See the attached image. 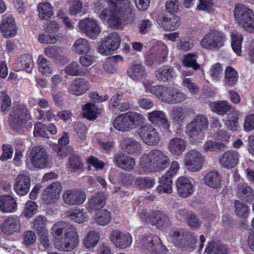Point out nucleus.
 <instances>
[{
    "mask_svg": "<svg viewBox=\"0 0 254 254\" xmlns=\"http://www.w3.org/2000/svg\"><path fill=\"white\" fill-rule=\"evenodd\" d=\"M94 5L96 12L108 7L102 10L99 17L106 21L111 27L122 28L126 24H132L135 20V13L131 5L119 3L115 0H100Z\"/></svg>",
    "mask_w": 254,
    "mask_h": 254,
    "instance_id": "nucleus-1",
    "label": "nucleus"
},
{
    "mask_svg": "<svg viewBox=\"0 0 254 254\" xmlns=\"http://www.w3.org/2000/svg\"><path fill=\"white\" fill-rule=\"evenodd\" d=\"M51 234L55 239V248L63 252H70L79 243V236L76 228L64 221L55 223L51 229Z\"/></svg>",
    "mask_w": 254,
    "mask_h": 254,
    "instance_id": "nucleus-2",
    "label": "nucleus"
},
{
    "mask_svg": "<svg viewBox=\"0 0 254 254\" xmlns=\"http://www.w3.org/2000/svg\"><path fill=\"white\" fill-rule=\"evenodd\" d=\"M153 82L149 79L142 81L145 91L154 95L159 100L168 104H177L184 102L186 94L179 89L167 85H153Z\"/></svg>",
    "mask_w": 254,
    "mask_h": 254,
    "instance_id": "nucleus-3",
    "label": "nucleus"
},
{
    "mask_svg": "<svg viewBox=\"0 0 254 254\" xmlns=\"http://www.w3.org/2000/svg\"><path fill=\"white\" fill-rule=\"evenodd\" d=\"M169 162V158L164 152L159 149H153L141 156L135 172L138 174L154 172L164 169Z\"/></svg>",
    "mask_w": 254,
    "mask_h": 254,
    "instance_id": "nucleus-4",
    "label": "nucleus"
},
{
    "mask_svg": "<svg viewBox=\"0 0 254 254\" xmlns=\"http://www.w3.org/2000/svg\"><path fill=\"white\" fill-rule=\"evenodd\" d=\"M9 116V125L14 129L18 131L32 127V118L25 105L15 106Z\"/></svg>",
    "mask_w": 254,
    "mask_h": 254,
    "instance_id": "nucleus-5",
    "label": "nucleus"
},
{
    "mask_svg": "<svg viewBox=\"0 0 254 254\" xmlns=\"http://www.w3.org/2000/svg\"><path fill=\"white\" fill-rule=\"evenodd\" d=\"M208 123L206 117L198 115L187 124L186 132L192 144L196 145L201 142L205 136L204 132L208 127Z\"/></svg>",
    "mask_w": 254,
    "mask_h": 254,
    "instance_id": "nucleus-6",
    "label": "nucleus"
},
{
    "mask_svg": "<svg viewBox=\"0 0 254 254\" xmlns=\"http://www.w3.org/2000/svg\"><path fill=\"white\" fill-rule=\"evenodd\" d=\"M235 20L246 31L254 32V11L246 5L238 3L234 10Z\"/></svg>",
    "mask_w": 254,
    "mask_h": 254,
    "instance_id": "nucleus-7",
    "label": "nucleus"
},
{
    "mask_svg": "<svg viewBox=\"0 0 254 254\" xmlns=\"http://www.w3.org/2000/svg\"><path fill=\"white\" fill-rule=\"evenodd\" d=\"M137 247L152 254H165L167 249L157 236H142L136 242Z\"/></svg>",
    "mask_w": 254,
    "mask_h": 254,
    "instance_id": "nucleus-8",
    "label": "nucleus"
},
{
    "mask_svg": "<svg viewBox=\"0 0 254 254\" xmlns=\"http://www.w3.org/2000/svg\"><path fill=\"white\" fill-rule=\"evenodd\" d=\"M142 118V115L129 112L117 117L113 122V126L119 131H127L136 127L141 123Z\"/></svg>",
    "mask_w": 254,
    "mask_h": 254,
    "instance_id": "nucleus-9",
    "label": "nucleus"
},
{
    "mask_svg": "<svg viewBox=\"0 0 254 254\" xmlns=\"http://www.w3.org/2000/svg\"><path fill=\"white\" fill-rule=\"evenodd\" d=\"M171 240L175 245L187 248L190 251L194 250L196 238L191 233L183 230L173 229L169 233Z\"/></svg>",
    "mask_w": 254,
    "mask_h": 254,
    "instance_id": "nucleus-10",
    "label": "nucleus"
},
{
    "mask_svg": "<svg viewBox=\"0 0 254 254\" xmlns=\"http://www.w3.org/2000/svg\"><path fill=\"white\" fill-rule=\"evenodd\" d=\"M168 53L167 46L161 41H152L150 49L145 53L146 64L149 66L159 58H166Z\"/></svg>",
    "mask_w": 254,
    "mask_h": 254,
    "instance_id": "nucleus-11",
    "label": "nucleus"
},
{
    "mask_svg": "<svg viewBox=\"0 0 254 254\" xmlns=\"http://www.w3.org/2000/svg\"><path fill=\"white\" fill-rule=\"evenodd\" d=\"M225 34L218 30H212L205 34L200 41L202 47L207 49H219L224 45Z\"/></svg>",
    "mask_w": 254,
    "mask_h": 254,
    "instance_id": "nucleus-12",
    "label": "nucleus"
},
{
    "mask_svg": "<svg viewBox=\"0 0 254 254\" xmlns=\"http://www.w3.org/2000/svg\"><path fill=\"white\" fill-rule=\"evenodd\" d=\"M31 165H28L30 169H43L48 163V156L46 149L42 146H36L30 151L29 156Z\"/></svg>",
    "mask_w": 254,
    "mask_h": 254,
    "instance_id": "nucleus-13",
    "label": "nucleus"
},
{
    "mask_svg": "<svg viewBox=\"0 0 254 254\" xmlns=\"http://www.w3.org/2000/svg\"><path fill=\"white\" fill-rule=\"evenodd\" d=\"M78 28L88 37L95 39L101 32V28L98 20L92 17H86L79 21Z\"/></svg>",
    "mask_w": 254,
    "mask_h": 254,
    "instance_id": "nucleus-14",
    "label": "nucleus"
},
{
    "mask_svg": "<svg viewBox=\"0 0 254 254\" xmlns=\"http://www.w3.org/2000/svg\"><path fill=\"white\" fill-rule=\"evenodd\" d=\"M121 38L116 32L110 33L98 45V51L102 55L108 56L117 50L120 45Z\"/></svg>",
    "mask_w": 254,
    "mask_h": 254,
    "instance_id": "nucleus-15",
    "label": "nucleus"
},
{
    "mask_svg": "<svg viewBox=\"0 0 254 254\" xmlns=\"http://www.w3.org/2000/svg\"><path fill=\"white\" fill-rule=\"evenodd\" d=\"M121 38L116 32L110 33L98 45V51L102 55L108 56L117 50L120 45Z\"/></svg>",
    "mask_w": 254,
    "mask_h": 254,
    "instance_id": "nucleus-16",
    "label": "nucleus"
},
{
    "mask_svg": "<svg viewBox=\"0 0 254 254\" xmlns=\"http://www.w3.org/2000/svg\"><path fill=\"white\" fill-rule=\"evenodd\" d=\"M179 168L178 162L174 161L171 163L169 170L160 180V185L157 188L159 193H170L172 192V177L176 174Z\"/></svg>",
    "mask_w": 254,
    "mask_h": 254,
    "instance_id": "nucleus-17",
    "label": "nucleus"
},
{
    "mask_svg": "<svg viewBox=\"0 0 254 254\" xmlns=\"http://www.w3.org/2000/svg\"><path fill=\"white\" fill-rule=\"evenodd\" d=\"M204 162V158L202 154L195 149L189 151L184 158L186 168L192 172L199 171L202 168Z\"/></svg>",
    "mask_w": 254,
    "mask_h": 254,
    "instance_id": "nucleus-18",
    "label": "nucleus"
},
{
    "mask_svg": "<svg viewBox=\"0 0 254 254\" xmlns=\"http://www.w3.org/2000/svg\"><path fill=\"white\" fill-rule=\"evenodd\" d=\"M109 239L115 247L120 250L129 248L132 242V237L129 233L119 230H113L110 233Z\"/></svg>",
    "mask_w": 254,
    "mask_h": 254,
    "instance_id": "nucleus-19",
    "label": "nucleus"
},
{
    "mask_svg": "<svg viewBox=\"0 0 254 254\" xmlns=\"http://www.w3.org/2000/svg\"><path fill=\"white\" fill-rule=\"evenodd\" d=\"M138 133L142 141L146 145L155 146L159 142V133L150 124L141 126L139 128Z\"/></svg>",
    "mask_w": 254,
    "mask_h": 254,
    "instance_id": "nucleus-20",
    "label": "nucleus"
},
{
    "mask_svg": "<svg viewBox=\"0 0 254 254\" xmlns=\"http://www.w3.org/2000/svg\"><path fill=\"white\" fill-rule=\"evenodd\" d=\"M62 187L60 183L55 182L48 186L43 191L42 199L46 204H52L60 198Z\"/></svg>",
    "mask_w": 254,
    "mask_h": 254,
    "instance_id": "nucleus-21",
    "label": "nucleus"
},
{
    "mask_svg": "<svg viewBox=\"0 0 254 254\" xmlns=\"http://www.w3.org/2000/svg\"><path fill=\"white\" fill-rule=\"evenodd\" d=\"M21 228V218L19 216L15 215L8 216L0 225L1 232L6 236L18 233Z\"/></svg>",
    "mask_w": 254,
    "mask_h": 254,
    "instance_id": "nucleus-22",
    "label": "nucleus"
},
{
    "mask_svg": "<svg viewBox=\"0 0 254 254\" xmlns=\"http://www.w3.org/2000/svg\"><path fill=\"white\" fill-rule=\"evenodd\" d=\"M62 198L67 205H78L85 201L86 195L84 191L79 189L67 190L64 191Z\"/></svg>",
    "mask_w": 254,
    "mask_h": 254,
    "instance_id": "nucleus-23",
    "label": "nucleus"
},
{
    "mask_svg": "<svg viewBox=\"0 0 254 254\" xmlns=\"http://www.w3.org/2000/svg\"><path fill=\"white\" fill-rule=\"evenodd\" d=\"M140 217L141 221L149 222L152 225H156V227L160 229H163L168 226L169 220L167 216L159 211H155L152 215L153 218L150 219L148 216L144 211L139 212Z\"/></svg>",
    "mask_w": 254,
    "mask_h": 254,
    "instance_id": "nucleus-24",
    "label": "nucleus"
},
{
    "mask_svg": "<svg viewBox=\"0 0 254 254\" xmlns=\"http://www.w3.org/2000/svg\"><path fill=\"white\" fill-rule=\"evenodd\" d=\"M0 29L4 37L9 38L15 36L17 28L14 18L10 15H3Z\"/></svg>",
    "mask_w": 254,
    "mask_h": 254,
    "instance_id": "nucleus-25",
    "label": "nucleus"
},
{
    "mask_svg": "<svg viewBox=\"0 0 254 254\" xmlns=\"http://www.w3.org/2000/svg\"><path fill=\"white\" fill-rule=\"evenodd\" d=\"M148 121L154 125L161 126L163 129L168 130L170 129V123L166 114L161 110H154L148 112L147 115Z\"/></svg>",
    "mask_w": 254,
    "mask_h": 254,
    "instance_id": "nucleus-26",
    "label": "nucleus"
},
{
    "mask_svg": "<svg viewBox=\"0 0 254 254\" xmlns=\"http://www.w3.org/2000/svg\"><path fill=\"white\" fill-rule=\"evenodd\" d=\"M180 19L175 14H164L157 20L159 26L166 31H173L180 26Z\"/></svg>",
    "mask_w": 254,
    "mask_h": 254,
    "instance_id": "nucleus-27",
    "label": "nucleus"
},
{
    "mask_svg": "<svg viewBox=\"0 0 254 254\" xmlns=\"http://www.w3.org/2000/svg\"><path fill=\"white\" fill-rule=\"evenodd\" d=\"M240 154L236 150H230L224 152L219 158L220 165L224 168L231 169L239 162Z\"/></svg>",
    "mask_w": 254,
    "mask_h": 254,
    "instance_id": "nucleus-28",
    "label": "nucleus"
},
{
    "mask_svg": "<svg viewBox=\"0 0 254 254\" xmlns=\"http://www.w3.org/2000/svg\"><path fill=\"white\" fill-rule=\"evenodd\" d=\"M177 187L178 194L182 197H187L193 192V182L189 178H179L177 181Z\"/></svg>",
    "mask_w": 254,
    "mask_h": 254,
    "instance_id": "nucleus-29",
    "label": "nucleus"
},
{
    "mask_svg": "<svg viewBox=\"0 0 254 254\" xmlns=\"http://www.w3.org/2000/svg\"><path fill=\"white\" fill-rule=\"evenodd\" d=\"M30 180L26 175L20 174L15 180L13 188L16 193L19 195H24L29 191Z\"/></svg>",
    "mask_w": 254,
    "mask_h": 254,
    "instance_id": "nucleus-30",
    "label": "nucleus"
},
{
    "mask_svg": "<svg viewBox=\"0 0 254 254\" xmlns=\"http://www.w3.org/2000/svg\"><path fill=\"white\" fill-rule=\"evenodd\" d=\"M89 88L88 81L83 78H76L70 83L68 91L71 94L80 96L85 93Z\"/></svg>",
    "mask_w": 254,
    "mask_h": 254,
    "instance_id": "nucleus-31",
    "label": "nucleus"
},
{
    "mask_svg": "<svg viewBox=\"0 0 254 254\" xmlns=\"http://www.w3.org/2000/svg\"><path fill=\"white\" fill-rule=\"evenodd\" d=\"M127 74L131 79L139 81L147 75V72L144 65L140 62H134L129 65Z\"/></svg>",
    "mask_w": 254,
    "mask_h": 254,
    "instance_id": "nucleus-32",
    "label": "nucleus"
},
{
    "mask_svg": "<svg viewBox=\"0 0 254 254\" xmlns=\"http://www.w3.org/2000/svg\"><path fill=\"white\" fill-rule=\"evenodd\" d=\"M117 166L127 171H132L135 165V159L122 153L117 154L114 157Z\"/></svg>",
    "mask_w": 254,
    "mask_h": 254,
    "instance_id": "nucleus-33",
    "label": "nucleus"
},
{
    "mask_svg": "<svg viewBox=\"0 0 254 254\" xmlns=\"http://www.w3.org/2000/svg\"><path fill=\"white\" fill-rule=\"evenodd\" d=\"M154 76L159 81L166 82L176 77L174 68L169 65H163L158 68L154 73Z\"/></svg>",
    "mask_w": 254,
    "mask_h": 254,
    "instance_id": "nucleus-34",
    "label": "nucleus"
},
{
    "mask_svg": "<svg viewBox=\"0 0 254 254\" xmlns=\"http://www.w3.org/2000/svg\"><path fill=\"white\" fill-rule=\"evenodd\" d=\"M33 67L34 62L32 56L29 54H25L17 60L13 68L15 71L24 69L27 72L31 73Z\"/></svg>",
    "mask_w": 254,
    "mask_h": 254,
    "instance_id": "nucleus-35",
    "label": "nucleus"
},
{
    "mask_svg": "<svg viewBox=\"0 0 254 254\" xmlns=\"http://www.w3.org/2000/svg\"><path fill=\"white\" fill-rule=\"evenodd\" d=\"M17 209L15 199L11 195L0 196V210L4 213H12Z\"/></svg>",
    "mask_w": 254,
    "mask_h": 254,
    "instance_id": "nucleus-36",
    "label": "nucleus"
},
{
    "mask_svg": "<svg viewBox=\"0 0 254 254\" xmlns=\"http://www.w3.org/2000/svg\"><path fill=\"white\" fill-rule=\"evenodd\" d=\"M67 216L71 221L78 224L87 222L89 218L87 212L80 208H75L68 211Z\"/></svg>",
    "mask_w": 254,
    "mask_h": 254,
    "instance_id": "nucleus-37",
    "label": "nucleus"
},
{
    "mask_svg": "<svg viewBox=\"0 0 254 254\" xmlns=\"http://www.w3.org/2000/svg\"><path fill=\"white\" fill-rule=\"evenodd\" d=\"M186 148L185 141L180 137L171 139L168 143V149L174 155L180 156L185 150Z\"/></svg>",
    "mask_w": 254,
    "mask_h": 254,
    "instance_id": "nucleus-38",
    "label": "nucleus"
},
{
    "mask_svg": "<svg viewBox=\"0 0 254 254\" xmlns=\"http://www.w3.org/2000/svg\"><path fill=\"white\" fill-rule=\"evenodd\" d=\"M100 239V233L96 230H92L84 236L82 243L85 248L93 249L97 246Z\"/></svg>",
    "mask_w": 254,
    "mask_h": 254,
    "instance_id": "nucleus-39",
    "label": "nucleus"
},
{
    "mask_svg": "<svg viewBox=\"0 0 254 254\" xmlns=\"http://www.w3.org/2000/svg\"><path fill=\"white\" fill-rule=\"evenodd\" d=\"M120 61H123V58L118 55L106 59L102 65L104 71L108 74L117 73L118 71V67L117 64Z\"/></svg>",
    "mask_w": 254,
    "mask_h": 254,
    "instance_id": "nucleus-40",
    "label": "nucleus"
},
{
    "mask_svg": "<svg viewBox=\"0 0 254 254\" xmlns=\"http://www.w3.org/2000/svg\"><path fill=\"white\" fill-rule=\"evenodd\" d=\"M120 146L127 153L132 154L141 150L140 144L131 138H125L122 140Z\"/></svg>",
    "mask_w": 254,
    "mask_h": 254,
    "instance_id": "nucleus-41",
    "label": "nucleus"
},
{
    "mask_svg": "<svg viewBox=\"0 0 254 254\" xmlns=\"http://www.w3.org/2000/svg\"><path fill=\"white\" fill-rule=\"evenodd\" d=\"M169 115L172 122L178 125L183 123L187 117L185 109L179 106L173 107L170 112Z\"/></svg>",
    "mask_w": 254,
    "mask_h": 254,
    "instance_id": "nucleus-42",
    "label": "nucleus"
},
{
    "mask_svg": "<svg viewBox=\"0 0 254 254\" xmlns=\"http://www.w3.org/2000/svg\"><path fill=\"white\" fill-rule=\"evenodd\" d=\"M39 72L43 76L49 77L54 73V69L50 61L42 56H39L37 61Z\"/></svg>",
    "mask_w": 254,
    "mask_h": 254,
    "instance_id": "nucleus-43",
    "label": "nucleus"
},
{
    "mask_svg": "<svg viewBox=\"0 0 254 254\" xmlns=\"http://www.w3.org/2000/svg\"><path fill=\"white\" fill-rule=\"evenodd\" d=\"M68 137L67 133L64 132L62 136L59 139V144H54L53 146V150L57 153L60 159H62L67 155V148L65 145L68 143Z\"/></svg>",
    "mask_w": 254,
    "mask_h": 254,
    "instance_id": "nucleus-44",
    "label": "nucleus"
},
{
    "mask_svg": "<svg viewBox=\"0 0 254 254\" xmlns=\"http://www.w3.org/2000/svg\"><path fill=\"white\" fill-rule=\"evenodd\" d=\"M84 116L89 120H94L102 113V109L97 107L94 104L88 103L83 107Z\"/></svg>",
    "mask_w": 254,
    "mask_h": 254,
    "instance_id": "nucleus-45",
    "label": "nucleus"
},
{
    "mask_svg": "<svg viewBox=\"0 0 254 254\" xmlns=\"http://www.w3.org/2000/svg\"><path fill=\"white\" fill-rule=\"evenodd\" d=\"M204 181L209 187L217 189L221 185V177L217 172L210 171L205 175Z\"/></svg>",
    "mask_w": 254,
    "mask_h": 254,
    "instance_id": "nucleus-46",
    "label": "nucleus"
},
{
    "mask_svg": "<svg viewBox=\"0 0 254 254\" xmlns=\"http://www.w3.org/2000/svg\"><path fill=\"white\" fill-rule=\"evenodd\" d=\"M243 37L241 33L237 31L231 33V46L234 53L238 56H241L242 43Z\"/></svg>",
    "mask_w": 254,
    "mask_h": 254,
    "instance_id": "nucleus-47",
    "label": "nucleus"
},
{
    "mask_svg": "<svg viewBox=\"0 0 254 254\" xmlns=\"http://www.w3.org/2000/svg\"><path fill=\"white\" fill-rule=\"evenodd\" d=\"M40 18L43 20L50 19L54 14L53 7L48 2H40L37 7Z\"/></svg>",
    "mask_w": 254,
    "mask_h": 254,
    "instance_id": "nucleus-48",
    "label": "nucleus"
},
{
    "mask_svg": "<svg viewBox=\"0 0 254 254\" xmlns=\"http://www.w3.org/2000/svg\"><path fill=\"white\" fill-rule=\"evenodd\" d=\"M90 50V44L84 38H81L76 40L72 46V50L78 55L89 53Z\"/></svg>",
    "mask_w": 254,
    "mask_h": 254,
    "instance_id": "nucleus-49",
    "label": "nucleus"
},
{
    "mask_svg": "<svg viewBox=\"0 0 254 254\" xmlns=\"http://www.w3.org/2000/svg\"><path fill=\"white\" fill-rule=\"evenodd\" d=\"M237 192L240 197L248 201L254 198V191L245 183L238 185Z\"/></svg>",
    "mask_w": 254,
    "mask_h": 254,
    "instance_id": "nucleus-50",
    "label": "nucleus"
},
{
    "mask_svg": "<svg viewBox=\"0 0 254 254\" xmlns=\"http://www.w3.org/2000/svg\"><path fill=\"white\" fill-rule=\"evenodd\" d=\"M63 71L69 75L83 76L86 74L84 70L76 62H72L67 65Z\"/></svg>",
    "mask_w": 254,
    "mask_h": 254,
    "instance_id": "nucleus-51",
    "label": "nucleus"
},
{
    "mask_svg": "<svg viewBox=\"0 0 254 254\" xmlns=\"http://www.w3.org/2000/svg\"><path fill=\"white\" fill-rule=\"evenodd\" d=\"M211 110L220 115L227 113L232 107L226 101L213 102L209 104Z\"/></svg>",
    "mask_w": 254,
    "mask_h": 254,
    "instance_id": "nucleus-52",
    "label": "nucleus"
},
{
    "mask_svg": "<svg viewBox=\"0 0 254 254\" xmlns=\"http://www.w3.org/2000/svg\"><path fill=\"white\" fill-rule=\"evenodd\" d=\"M105 204V197L102 193H98L89 201L88 208L89 210H96L101 208Z\"/></svg>",
    "mask_w": 254,
    "mask_h": 254,
    "instance_id": "nucleus-53",
    "label": "nucleus"
},
{
    "mask_svg": "<svg viewBox=\"0 0 254 254\" xmlns=\"http://www.w3.org/2000/svg\"><path fill=\"white\" fill-rule=\"evenodd\" d=\"M48 220L46 217L43 215L37 216L32 222V226L35 229L39 234L48 232L46 226Z\"/></svg>",
    "mask_w": 254,
    "mask_h": 254,
    "instance_id": "nucleus-54",
    "label": "nucleus"
},
{
    "mask_svg": "<svg viewBox=\"0 0 254 254\" xmlns=\"http://www.w3.org/2000/svg\"><path fill=\"white\" fill-rule=\"evenodd\" d=\"M225 73L224 85L232 86L237 82L239 77L238 73L233 67L231 66L227 67Z\"/></svg>",
    "mask_w": 254,
    "mask_h": 254,
    "instance_id": "nucleus-55",
    "label": "nucleus"
},
{
    "mask_svg": "<svg viewBox=\"0 0 254 254\" xmlns=\"http://www.w3.org/2000/svg\"><path fill=\"white\" fill-rule=\"evenodd\" d=\"M94 220L97 224L106 226L111 222L112 217L109 211L102 210L96 213Z\"/></svg>",
    "mask_w": 254,
    "mask_h": 254,
    "instance_id": "nucleus-56",
    "label": "nucleus"
},
{
    "mask_svg": "<svg viewBox=\"0 0 254 254\" xmlns=\"http://www.w3.org/2000/svg\"><path fill=\"white\" fill-rule=\"evenodd\" d=\"M38 212V205L33 201H27L24 205L21 215L27 219L32 218Z\"/></svg>",
    "mask_w": 254,
    "mask_h": 254,
    "instance_id": "nucleus-57",
    "label": "nucleus"
},
{
    "mask_svg": "<svg viewBox=\"0 0 254 254\" xmlns=\"http://www.w3.org/2000/svg\"><path fill=\"white\" fill-rule=\"evenodd\" d=\"M68 12L71 15L81 16L86 13L82 3L79 0H73L69 7Z\"/></svg>",
    "mask_w": 254,
    "mask_h": 254,
    "instance_id": "nucleus-58",
    "label": "nucleus"
},
{
    "mask_svg": "<svg viewBox=\"0 0 254 254\" xmlns=\"http://www.w3.org/2000/svg\"><path fill=\"white\" fill-rule=\"evenodd\" d=\"M209 74L212 80L219 81L223 75V69L221 64L216 63L212 65L209 69Z\"/></svg>",
    "mask_w": 254,
    "mask_h": 254,
    "instance_id": "nucleus-59",
    "label": "nucleus"
},
{
    "mask_svg": "<svg viewBox=\"0 0 254 254\" xmlns=\"http://www.w3.org/2000/svg\"><path fill=\"white\" fill-rule=\"evenodd\" d=\"M155 180L151 178L138 177L134 180V185L140 189L152 188Z\"/></svg>",
    "mask_w": 254,
    "mask_h": 254,
    "instance_id": "nucleus-60",
    "label": "nucleus"
},
{
    "mask_svg": "<svg viewBox=\"0 0 254 254\" xmlns=\"http://www.w3.org/2000/svg\"><path fill=\"white\" fill-rule=\"evenodd\" d=\"M197 56L196 54L189 53L184 56L182 63L187 67H192L194 70L199 68V65L196 63Z\"/></svg>",
    "mask_w": 254,
    "mask_h": 254,
    "instance_id": "nucleus-61",
    "label": "nucleus"
},
{
    "mask_svg": "<svg viewBox=\"0 0 254 254\" xmlns=\"http://www.w3.org/2000/svg\"><path fill=\"white\" fill-rule=\"evenodd\" d=\"M235 212L237 215L243 218H247L249 214V207L244 203L236 200L235 202Z\"/></svg>",
    "mask_w": 254,
    "mask_h": 254,
    "instance_id": "nucleus-62",
    "label": "nucleus"
},
{
    "mask_svg": "<svg viewBox=\"0 0 254 254\" xmlns=\"http://www.w3.org/2000/svg\"><path fill=\"white\" fill-rule=\"evenodd\" d=\"M182 86L187 88L191 94H196L199 92L198 85L190 78H184L182 82Z\"/></svg>",
    "mask_w": 254,
    "mask_h": 254,
    "instance_id": "nucleus-63",
    "label": "nucleus"
},
{
    "mask_svg": "<svg viewBox=\"0 0 254 254\" xmlns=\"http://www.w3.org/2000/svg\"><path fill=\"white\" fill-rule=\"evenodd\" d=\"M39 241V248L42 251H45L50 249L51 243L49 239L48 232L41 233L38 238Z\"/></svg>",
    "mask_w": 254,
    "mask_h": 254,
    "instance_id": "nucleus-64",
    "label": "nucleus"
}]
</instances>
